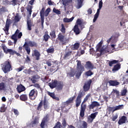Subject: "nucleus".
Returning <instances> with one entry per match:
<instances>
[{"label":"nucleus","mask_w":128,"mask_h":128,"mask_svg":"<svg viewBox=\"0 0 128 128\" xmlns=\"http://www.w3.org/2000/svg\"><path fill=\"white\" fill-rule=\"evenodd\" d=\"M77 68L75 71V73L74 71H70L69 73L68 74V76L70 78H72L74 76V74H76V76L77 78H78L82 74V72L84 70V66H82V63L80 61L77 60Z\"/></svg>","instance_id":"f257e3e1"},{"label":"nucleus","mask_w":128,"mask_h":128,"mask_svg":"<svg viewBox=\"0 0 128 128\" xmlns=\"http://www.w3.org/2000/svg\"><path fill=\"white\" fill-rule=\"evenodd\" d=\"M22 36V33L20 32V30H17L14 34L12 36V38L14 40V44H16V42L18 38H20Z\"/></svg>","instance_id":"f03ea898"},{"label":"nucleus","mask_w":128,"mask_h":128,"mask_svg":"<svg viewBox=\"0 0 128 128\" xmlns=\"http://www.w3.org/2000/svg\"><path fill=\"white\" fill-rule=\"evenodd\" d=\"M98 8L97 10L96 13L94 16V18L93 20V22H96V20H98V16H100V10H102V0H100L98 4Z\"/></svg>","instance_id":"7ed1b4c3"},{"label":"nucleus","mask_w":128,"mask_h":128,"mask_svg":"<svg viewBox=\"0 0 128 128\" xmlns=\"http://www.w3.org/2000/svg\"><path fill=\"white\" fill-rule=\"evenodd\" d=\"M12 66H10V62L8 61H7L5 62L4 65L3 66L2 70L3 72H4L6 74L8 72H10V70Z\"/></svg>","instance_id":"20e7f679"},{"label":"nucleus","mask_w":128,"mask_h":128,"mask_svg":"<svg viewBox=\"0 0 128 128\" xmlns=\"http://www.w3.org/2000/svg\"><path fill=\"white\" fill-rule=\"evenodd\" d=\"M58 38L59 40H60V42H62V44H64L68 42V39L66 36L62 34H60L58 35Z\"/></svg>","instance_id":"39448f33"},{"label":"nucleus","mask_w":128,"mask_h":128,"mask_svg":"<svg viewBox=\"0 0 128 128\" xmlns=\"http://www.w3.org/2000/svg\"><path fill=\"white\" fill-rule=\"evenodd\" d=\"M29 96L32 100H36V98L38 96V92L34 90H32L29 94Z\"/></svg>","instance_id":"423d86ee"},{"label":"nucleus","mask_w":128,"mask_h":128,"mask_svg":"<svg viewBox=\"0 0 128 128\" xmlns=\"http://www.w3.org/2000/svg\"><path fill=\"white\" fill-rule=\"evenodd\" d=\"M42 104L45 110H46V108H48V101H46V99H44L43 102L42 101L40 103L39 106H38V110H40V108H42Z\"/></svg>","instance_id":"0eeeda50"},{"label":"nucleus","mask_w":128,"mask_h":128,"mask_svg":"<svg viewBox=\"0 0 128 128\" xmlns=\"http://www.w3.org/2000/svg\"><path fill=\"white\" fill-rule=\"evenodd\" d=\"M10 20L7 19L6 24V26L3 28L4 32L6 34H8V28H10Z\"/></svg>","instance_id":"6e6552de"},{"label":"nucleus","mask_w":128,"mask_h":128,"mask_svg":"<svg viewBox=\"0 0 128 128\" xmlns=\"http://www.w3.org/2000/svg\"><path fill=\"white\" fill-rule=\"evenodd\" d=\"M98 116V112L92 114L90 116L88 117V122L89 124H92L94 118H96V116Z\"/></svg>","instance_id":"1a4fd4ad"},{"label":"nucleus","mask_w":128,"mask_h":128,"mask_svg":"<svg viewBox=\"0 0 128 128\" xmlns=\"http://www.w3.org/2000/svg\"><path fill=\"white\" fill-rule=\"evenodd\" d=\"M92 84V80H89L88 81H87L84 86V90L85 92H88V90H90V84Z\"/></svg>","instance_id":"9d476101"},{"label":"nucleus","mask_w":128,"mask_h":128,"mask_svg":"<svg viewBox=\"0 0 128 128\" xmlns=\"http://www.w3.org/2000/svg\"><path fill=\"white\" fill-rule=\"evenodd\" d=\"M128 122V119L126 116H122L118 122V124L120 126L123 124H126Z\"/></svg>","instance_id":"9b49d317"},{"label":"nucleus","mask_w":128,"mask_h":128,"mask_svg":"<svg viewBox=\"0 0 128 128\" xmlns=\"http://www.w3.org/2000/svg\"><path fill=\"white\" fill-rule=\"evenodd\" d=\"M86 106L85 104L81 106V109L80 111V116L81 118L84 116V112L86 111Z\"/></svg>","instance_id":"f8f14e48"},{"label":"nucleus","mask_w":128,"mask_h":128,"mask_svg":"<svg viewBox=\"0 0 128 128\" xmlns=\"http://www.w3.org/2000/svg\"><path fill=\"white\" fill-rule=\"evenodd\" d=\"M80 26L78 25H75L74 28V31L76 34H80Z\"/></svg>","instance_id":"ddd939ff"},{"label":"nucleus","mask_w":128,"mask_h":128,"mask_svg":"<svg viewBox=\"0 0 128 128\" xmlns=\"http://www.w3.org/2000/svg\"><path fill=\"white\" fill-rule=\"evenodd\" d=\"M58 84V80H54L51 82H50L48 84L49 86H50V88H54L57 86Z\"/></svg>","instance_id":"4468645a"},{"label":"nucleus","mask_w":128,"mask_h":128,"mask_svg":"<svg viewBox=\"0 0 128 128\" xmlns=\"http://www.w3.org/2000/svg\"><path fill=\"white\" fill-rule=\"evenodd\" d=\"M82 6V0H76V8H78V10Z\"/></svg>","instance_id":"2eb2a0df"},{"label":"nucleus","mask_w":128,"mask_h":128,"mask_svg":"<svg viewBox=\"0 0 128 128\" xmlns=\"http://www.w3.org/2000/svg\"><path fill=\"white\" fill-rule=\"evenodd\" d=\"M82 102V96L80 95H78L77 97L76 100V106L78 108L80 106V103Z\"/></svg>","instance_id":"dca6fc26"},{"label":"nucleus","mask_w":128,"mask_h":128,"mask_svg":"<svg viewBox=\"0 0 128 128\" xmlns=\"http://www.w3.org/2000/svg\"><path fill=\"white\" fill-rule=\"evenodd\" d=\"M62 2V4L64 6H66L70 5V4L72 2V0H61Z\"/></svg>","instance_id":"f3484780"},{"label":"nucleus","mask_w":128,"mask_h":128,"mask_svg":"<svg viewBox=\"0 0 128 128\" xmlns=\"http://www.w3.org/2000/svg\"><path fill=\"white\" fill-rule=\"evenodd\" d=\"M17 90L18 92H24V90H26V88H24V86H23L22 84H20L18 86Z\"/></svg>","instance_id":"a211bd4d"},{"label":"nucleus","mask_w":128,"mask_h":128,"mask_svg":"<svg viewBox=\"0 0 128 128\" xmlns=\"http://www.w3.org/2000/svg\"><path fill=\"white\" fill-rule=\"evenodd\" d=\"M25 44L26 46H36V43L34 42L29 41V42H26Z\"/></svg>","instance_id":"6ab92c4d"},{"label":"nucleus","mask_w":128,"mask_h":128,"mask_svg":"<svg viewBox=\"0 0 128 128\" xmlns=\"http://www.w3.org/2000/svg\"><path fill=\"white\" fill-rule=\"evenodd\" d=\"M124 108L123 105H119L116 106H114L112 108V112H116V110H122Z\"/></svg>","instance_id":"aec40b11"},{"label":"nucleus","mask_w":128,"mask_h":128,"mask_svg":"<svg viewBox=\"0 0 128 128\" xmlns=\"http://www.w3.org/2000/svg\"><path fill=\"white\" fill-rule=\"evenodd\" d=\"M109 84L110 86H118V84H120V82L116 80H110L109 81Z\"/></svg>","instance_id":"412c9836"},{"label":"nucleus","mask_w":128,"mask_h":128,"mask_svg":"<svg viewBox=\"0 0 128 128\" xmlns=\"http://www.w3.org/2000/svg\"><path fill=\"white\" fill-rule=\"evenodd\" d=\"M32 56H36V60H40V52L36 50L34 51V54H32Z\"/></svg>","instance_id":"4be33fe9"},{"label":"nucleus","mask_w":128,"mask_h":128,"mask_svg":"<svg viewBox=\"0 0 128 128\" xmlns=\"http://www.w3.org/2000/svg\"><path fill=\"white\" fill-rule=\"evenodd\" d=\"M100 106V103H98V102H94L90 105V108L92 109L95 106Z\"/></svg>","instance_id":"5701e85b"},{"label":"nucleus","mask_w":128,"mask_h":128,"mask_svg":"<svg viewBox=\"0 0 128 128\" xmlns=\"http://www.w3.org/2000/svg\"><path fill=\"white\" fill-rule=\"evenodd\" d=\"M48 94L50 96H51V98H54V100H60V98H58L54 96V93L48 92Z\"/></svg>","instance_id":"b1692460"},{"label":"nucleus","mask_w":128,"mask_h":128,"mask_svg":"<svg viewBox=\"0 0 128 128\" xmlns=\"http://www.w3.org/2000/svg\"><path fill=\"white\" fill-rule=\"evenodd\" d=\"M32 6H27V14H28V16H30L32 15Z\"/></svg>","instance_id":"393cba45"},{"label":"nucleus","mask_w":128,"mask_h":128,"mask_svg":"<svg viewBox=\"0 0 128 128\" xmlns=\"http://www.w3.org/2000/svg\"><path fill=\"white\" fill-rule=\"evenodd\" d=\"M8 52L10 54H18V56H20V54L17 53L16 52V51H14L12 49H8L7 50V54H8Z\"/></svg>","instance_id":"a878e982"},{"label":"nucleus","mask_w":128,"mask_h":128,"mask_svg":"<svg viewBox=\"0 0 128 128\" xmlns=\"http://www.w3.org/2000/svg\"><path fill=\"white\" fill-rule=\"evenodd\" d=\"M120 68V64H117L114 66V68L112 69V72H116Z\"/></svg>","instance_id":"bb28decb"},{"label":"nucleus","mask_w":128,"mask_h":128,"mask_svg":"<svg viewBox=\"0 0 128 128\" xmlns=\"http://www.w3.org/2000/svg\"><path fill=\"white\" fill-rule=\"evenodd\" d=\"M80 48V43H75L71 47L72 50H78Z\"/></svg>","instance_id":"cd10ccee"},{"label":"nucleus","mask_w":128,"mask_h":128,"mask_svg":"<svg viewBox=\"0 0 128 128\" xmlns=\"http://www.w3.org/2000/svg\"><path fill=\"white\" fill-rule=\"evenodd\" d=\"M6 84L4 82L0 83V92L2 90H6Z\"/></svg>","instance_id":"c85d7f7f"},{"label":"nucleus","mask_w":128,"mask_h":128,"mask_svg":"<svg viewBox=\"0 0 128 128\" xmlns=\"http://www.w3.org/2000/svg\"><path fill=\"white\" fill-rule=\"evenodd\" d=\"M86 68H88L89 70H92V68H94V66L90 64V62H86Z\"/></svg>","instance_id":"c756f323"},{"label":"nucleus","mask_w":128,"mask_h":128,"mask_svg":"<svg viewBox=\"0 0 128 128\" xmlns=\"http://www.w3.org/2000/svg\"><path fill=\"white\" fill-rule=\"evenodd\" d=\"M74 17H72L70 18H64L63 21L64 22H70L72 20H74Z\"/></svg>","instance_id":"7c9ffc66"},{"label":"nucleus","mask_w":128,"mask_h":128,"mask_svg":"<svg viewBox=\"0 0 128 128\" xmlns=\"http://www.w3.org/2000/svg\"><path fill=\"white\" fill-rule=\"evenodd\" d=\"M76 97L74 96V97H72L70 98L66 102H64L65 104H72V101L74 100Z\"/></svg>","instance_id":"2f4dec72"},{"label":"nucleus","mask_w":128,"mask_h":128,"mask_svg":"<svg viewBox=\"0 0 128 128\" xmlns=\"http://www.w3.org/2000/svg\"><path fill=\"white\" fill-rule=\"evenodd\" d=\"M24 46L26 50V51L27 54H30V48L28 47V46L25 44H24Z\"/></svg>","instance_id":"473e14b6"},{"label":"nucleus","mask_w":128,"mask_h":128,"mask_svg":"<svg viewBox=\"0 0 128 128\" xmlns=\"http://www.w3.org/2000/svg\"><path fill=\"white\" fill-rule=\"evenodd\" d=\"M57 88H58L61 89L62 88V87L64 86V83L62 82H58L57 81V85H56Z\"/></svg>","instance_id":"72a5a7b5"},{"label":"nucleus","mask_w":128,"mask_h":128,"mask_svg":"<svg viewBox=\"0 0 128 128\" xmlns=\"http://www.w3.org/2000/svg\"><path fill=\"white\" fill-rule=\"evenodd\" d=\"M20 100H28V96L26 94H22L20 96Z\"/></svg>","instance_id":"f704fd0d"},{"label":"nucleus","mask_w":128,"mask_h":128,"mask_svg":"<svg viewBox=\"0 0 128 128\" xmlns=\"http://www.w3.org/2000/svg\"><path fill=\"white\" fill-rule=\"evenodd\" d=\"M8 12V9L6 8V7H2L0 8V14H4V12Z\"/></svg>","instance_id":"c9c22d12"},{"label":"nucleus","mask_w":128,"mask_h":128,"mask_svg":"<svg viewBox=\"0 0 128 128\" xmlns=\"http://www.w3.org/2000/svg\"><path fill=\"white\" fill-rule=\"evenodd\" d=\"M118 60H113L112 61H110L109 62L110 66H112V64H118Z\"/></svg>","instance_id":"e433bc0d"},{"label":"nucleus","mask_w":128,"mask_h":128,"mask_svg":"<svg viewBox=\"0 0 128 128\" xmlns=\"http://www.w3.org/2000/svg\"><path fill=\"white\" fill-rule=\"evenodd\" d=\"M100 54H105V52H114V51H108L106 49H102L100 50Z\"/></svg>","instance_id":"4c0bfd02"},{"label":"nucleus","mask_w":128,"mask_h":128,"mask_svg":"<svg viewBox=\"0 0 128 128\" xmlns=\"http://www.w3.org/2000/svg\"><path fill=\"white\" fill-rule=\"evenodd\" d=\"M76 26H82V20H80L78 19L76 22Z\"/></svg>","instance_id":"58836bf2"},{"label":"nucleus","mask_w":128,"mask_h":128,"mask_svg":"<svg viewBox=\"0 0 128 128\" xmlns=\"http://www.w3.org/2000/svg\"><path fill=\"white\" fill-rule=\"evenodd\" d=\"M32 124L34 126V124H38V118H36L34 120V122H32Z\"/></svg>","instance_id":"ea45409f"},{"label":"nucleus","mask_w":128,"mask_h":128,"mask_svg":"<svg viewBox=\"0 0 128 128\" xmlns=\"http://www.w3.org/2000/svg\"><path fill=\"white\" fill-rule=\"evenodd\" d=\"M46 120H47L46 118H43L40 124L41 128H44V122H46Z\"/></svg>","instance_id":"a19ab883"},{"label":"nucleus","mask_w":128,"mask_h":128,"mask_svg":"<svg viewBox=\"0 0 128 128\" xmlns=\"http://www.w3.org/2000/svg\"><path fill=\"white\" fill-rule=\"evenodd\" d=\"M52 12H54V14H61L60 12L56 8H54Z\"/></svg>","instance_id":"79ce46f5"},{"label":"nucleus","mask_w":128,"mask_h":128,"mask_svg":"<svg viewBox=\"0 0 128 128\" xmlns=\"http://www.w3.org/2000/svg\"><path fill=\"white\" fill-rule=\"evenodd\" d=\"M40 18L44 17V8H42L40 12Z\"/></svg>","instance_id":"37998d69"},{"label":"nucleus","mask_w":128,"mask_h":128,"mask_svg":"<svg viewBox=\"0 0 128 128\" xmlns=\"http://www.w3.org/2000/svg\"><path fill=\"white\" fill-rule=\"evenodd\" d=\"M50 8H48L44 12V16H48V14H50Z\"/></svg>","instance_id":"c03bdc74"},{"label":"nucleus","mask_w":128,"mask_h":128,"mask_svg":"<svg viewBox=\"0 0 128 128\" xmlns=\"http://www.w3.org/2000/svg\"><path fill=\"white\" fill-rule=\"evenodd\" d=\"M90 94H88L86 98H84V101L82 102V106L83 104H84V102H86V100H88V98H90Z\"/></svg>","instance_id":"a18cd8bd"},{"label":"nucleus","mask_w":128,"mask_h":128,"mask_svg":"<svg viewBox=\"0 0 128 128\" xmlns=\"http://www.w3.org/2000/svg\"><path fill=\"white\" fill-rule=\"evenodd\" d=\"M60 31H61L62 32L63 34H64V32H66V28H64V24H61V29H60Z\"/></svg>","instance_id":"49530a36"},{"label":"nucleus","mask_w":128,"mask_h":128,"mask_svg":"<svg viewBox=\"0 0 128 128\" xmlns=\"http://www.w3.org/2000/svg\"><path fill=\"white\" fill-rule=\"evenodd\" d=\"M85 74L87 76H92L93 73L92 72H90V70H89L88 72H86Z\"/></svg>","instance_id":"de8ad7c7"},{"label":"nucleus","mask_w":128,"mask_h":128,"mask_svg":"<svg viewBox=\"0 0 128 128\" xmlns=\"http://www.w3.org/2000/svg\"><path fill=\"white\" fill-rule=\"evenodd\" d=\"M44 40L46 42L48 40V38H50V36H48V34H45L44 36Z\"/></svg>","instance_id":"09e8293b"},{"label":"nucleus","mask_w":128,"mask_h":128,"mask_svg":"<svg viewBox=\"0 0 128 128\" xmlns=\"http://www.w3.org/2000/svg\"><path fill=\"white\" fill-rule=\"evenodd\" d=\"M6 110V108L4 106H2V107L0 108V112H4Z\"/></svg>","instance_id":"8fccbe9b"},{"label":"nucleus","mask_w":128,"mask_h":128,"mask_svg":"<svg viewBox=\"0 0 128 128\" xmlns=\"http://www.w3.org/2000/svg\"><path fill=\"white\" fill-rule=\"evenodd\" d=\"M27 24H28V30H32V23H30V21H28Z\"/></svg>","instance_id":"3c124183"},{"label":"nucleus","mask_w":128,"mask_h":128,"mask_svg":"<svg viewBox=\"0 0 128 128\" xmlns=\"http://www.w3.org/2000/svg\"><path fill=\"white\" fill-rule=\"evenodd\" d=\"M20 16L18 14H17L14 18L15 22H20Z\"/></svg>","instance_id":"603ef678"},{"label":"nucleus","mask_w":128,"mask_h":128,"mask_svg":"<svg viewBox=\"0 0 128 128\" xmlns=\"http://www.w3.org/2000/svg\"><path fill=\"white\" fill-rule=\"evenodd\" d=\"M48 54H52L54 52V49L53 48H50L46 50Z\"/></svg>","instance_id":"864d4df0"},{"label":"nucleus","mask_w":128,"mask_h":128,"mask_svg":"<svg viewBox=\"0 0 128 128\" xmlns=\"http://www.w3.org/2000/svg\"><path fill=\"white\" fill-rule=\"evenodd\" d=\"M112 94H116L118 96L120 94V92L116 89H113Z\"/></svg>","instance_id":"5fc2aeb1"},{"label":"nucleus","mask_w":128,"mask_h":128,"mask_svg":"<svg viewBox=\"0 0 128 128\" xmlns=\"http://www.w3.org/2000/svg\"><path fill=\"white\" fill-rule=\"evenodd\" d=\"M100 48H102V43H99L97 46H96V50L98 52L100 50Z\"/></svg>","instance_id":"6e6d98bb"},{"label":"nucleus","mask_w":128,"mask_h":128,"mask_svg":"<svg viewBox=\"0 0 128 128\" xmlns=\"http://www.w3.org/2000/svg\"><path fill=\"white\" fill-rule=\"evenodd\" d=\"M48 4L49 6H56V4L54 2L52 1V0L48 1Z\"/></svg>","instance_id":"4d7b16f0"},{"label":"nucleus","mask_w":128,"mask_h":128,"mask_svg":"<svg viewBox=\"0 0 128 128\" xmlns=\"http://www.w3.org/2000/svg\"><path fill=\"white\" fill-rule=\"evenodd\" d=\"M50 36H52V38H56V32L54 31H52V32L50 33Z\"/></svg>","instance_id":"13d9d810"},{"label":"nucleus","mask_w":128,"mask_h":128,"mask_svg":"<svg viewBox=\"0 0 128 128\" xmlns=\"http://www.w3.org/2000/svg\"><path fill=\"white\" fill-rule=\"evenodd\" d=\"M128 90H126V89L123 90L121 92L122 96H124L126 94Z\"/></svg>","instance_id":"bf43d9fd"},{"label":"nucleus","mask_w":128,"mask_h":128,"mask_svg":"<svg viewBox=\"0 0 128 128\" xmlns=\"http://www.w3.org/2000/svg\"><path fill=\"white\" fill-rule=\"evenodd\" d=\"M24 68V66H22V67L16 68V70L18 72H22V70Z\"/></svg>","instance_id":"052dcab7"},{"label":"nucleus","mask_w":128,"mask_h":128,"mask_svg":"<svg viewBox=\"0 0 128 128\" xmlns=\"http://www.w3.org/2000/svg\"><path fill=\"white\" fill-rule=\"evenodd\" d=\"M82 122H83V124H82L83 128H86V127L88 126V124L86 123V122L84 121H82Z\"/></svg>","instance_id":"680f3d73"},{"label":"nucleus","mask_w":128,"mask_h":128,"mask_svg":"<svg viewBox=\"0 0 128 128\" xmlns=\"http://www.w3.org/2000/svg\"><path fill=\"white\" fill-rule=\"evenodd\" d=\"M2 48L4 50V52H5L6 54H8V48L6 46H2Z\"/></svg>","instance_id":"e2e57ef3"},{"label":"nucleus","mask_w":128,"mask_h":128,"mask_svg":"<svg viewBox=\"0 0 128 128\" xmlns=\"http://www.w3.org/2000/svg\"><path fill=\"white\" fill-rule=\"evenodd\" d=\"M118 118V115H116V116H113L112 118V120L113 122H114V120H116Z\"/></svg>","instance_id":"0e129e2a"},{"label":"nucleus","mask_w":128,"mask_h":128,"mask_svg":"<svg viewBox=\"0 0 128 128\" xmlns=\"http://www.w3.org/2000/svg\"><path fill=\"white\" fill-rule=\"evenodd\" d=\"M72 54V52H68L66 54H65V58H68V56H70Z\"/></svg>","instance_id":"69168bd1"},{"label":"nucleus","mask_w":128,"mask_h":128,"mask_svg":"<svg viewBox=\"0 0 128 128\" xmlns=\"http://www.w3.org/2000/svg\"><path fill=\"white\" fill-rule=\"evenodd\" d=\"M33 86H34L35 88H40V84H35L33 85Z\"/></svg>","instance_id":"338daca9"},{"label":"nucleus","mask_w":128,"mask_h":128,"mask_svg":"<svg viewBox=\"0 0 128 128\" xmlns=\"http://www.w3.org/2000/svg\"><path fill=\"white\" fill-rule=\"evenodd\" d=\"M14 112L16 116H18V111L17 110L14 109Z\"/></svg>","instance_id":"774afa93"}]
</instances>
